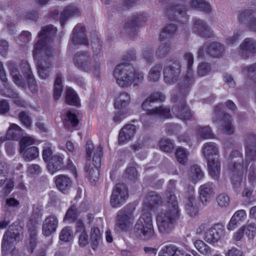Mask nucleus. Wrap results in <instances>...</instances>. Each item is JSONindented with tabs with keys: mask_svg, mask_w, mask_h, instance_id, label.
<instances>
[{
	"mask_svg": "<svg viewBox=\"0 0 256 256\" xmlns=\"http://www.w3.org/2000/svg\"><path fill=\"white\" fill-rule=\"evenodd\" d=\"M128 196V189L123 183H118L114 187L110 198V204L114 208L124 204Z\"/></svg>",
	"mask_w": 256,
	"mask_h": 256,
	"instance_id": "nucleus-8",
	"label": "nucleus"
},
{
	"mask_svg": "<svg viewBox=\"0 0 256 256\" xmlns=\"http://www.w3.org/2000/svg\"><path fill=\"white\" fill-rule=\"evenodd\" d=\"M202 154L206 160L216 157L219 158L218 148L214 142H208L204 144L203 146Z\"/></svg>",
	"mask_w": 256,
	"mask_h": 256,
	"instance_id": "nucleus-29",
	"label": "nucleus"
},
{
	"mask_svg": "<svg viewBox=\"0 0 256 256\" xmlns=\"http://www.w3.org/2000/svg\"><path fill=\"white\" fill-rule=\"evenodd\" d=\"M74 62L76 66L86 72L92 70L93 63L92 58L90 53L87 51L78 52L76 53Z\"/></svg>",
	"mask_w": 256,
	"mask_h": 256,
	"instance_id": "nucleus-13",
	"label": "nucleus"
},
{
	"mask_svg": "<svg viewBox=\"0 0 256 256\" xmlns=\"http://www.w3.org/2000/svg\"><path fill=\"white\" fill-rule=\"evenodd\" d=\"M162 198L159 194L155 192H148L144 202V212H148L152 210L154 206L161 204Z\"/></svg>",
	"mask_w": 256,
	"mask_h": 256,
	"instance_id": "nucleus-22",
	"label": "nucleus"
},
{
	"mask_svg": "<svg viewBox=\"0 0 256 256\" xmlns=\"http://www.w3.org/2000/svg\"><path fill=\"white\" fill-rule=\"evenodd\" d=\"M196 134L204 139H210L214 138V134L210 126H198L196 128Z\"/></svg>",
	"mask_w": 256,
	"mask_h": 256,
	"instance_id": "nucleus-43",
	"label": "nucleus"
},
{
	"mask_svg": "<svg viewBox=\"0 0 256 256\" xmlns=\"http://www.w3.org/2000/svg\"><path fill=\"white\" fill-rule=\"evenodd\" d=\"M211 70V65L208 62H201L198 66L197 75L199 76H204L208 74Z\"/></svg>",
	"mask_w": 256,
	"mask_h": 256,
	"instance_id": "nucleus-56",
	"label": "nucleus"
},
{
	"mask_svg": "<svg viewBox=\"0 0 256 256\" xmlns=\"http://www.w3.org/2000/svg\"><path fill=\"white\" fill-rule=\"evenodd\" d=\"M170 44L168 43H161L156 52V54L159 58L165 57L170 51Z\"/></svg>",
	"mask_w": 256,
	"mask_h": 256,
	"instance_id": "nucleus-54",
	"label": "nucleus"
},
{
	"mask_svg": "<svg viewBox=\"0 0 256 256\" xmlns=\"http://www.w3.org/2000/svg\"><path fill=\"white\" fill-rule=\"evenodd\" d=\"M172 100L173 102L176 103V106L172 108V112L177 118L186 120L192 117V114L186 104L184 98L172 96Z\"/></svg>",
	"mask_w": 256,
	"mask_h": 256,
	"instance_id": "nucleus-10",
	"label": "nucleus"
},
{
	"mask_svg": "<svg viewBox=\"0 0 256 256\" xmlns=\"http://www.w3.org/2000/svg\"><path fill=\"white\" fill-rule=\"evenodd\" d=\"M66 102L71 106H79L80 104V98L76 92L71 88L66 90Z\"/></svg>",
	"mask_w": 256,
	"mask_h": 256,
	"instance_id": "nucleus-36",
	"label": "nucleus"
},
{
	"mask_svg": "<svg viewBox=\"0 0 256 256\" xmlns=\"http://www.w3.org/2000/svg\"><path fill=\"white\" fill-rule=\"evenodd\" d=\"M174 146V142L170 139L162 138L159 142L160 150L166 152H172Z\"/></svg>",
	"mask_w": 256,
	"mask_h": 256,
	"instance_id": "nucleus-47",
	"label": "nucleus"
},
{
	"mask_svg": "<svg viewBox=\"0 0 256 256\" xmlns=\"http://www.w3.org/2000/svg\"><path fill=\"white\" fill-rule=\"evenodd\" d=\"M194 32L198 35L208 38L213 36V32L208 26L202 20L196 19L193 24Z\"/></svg>",
	"mask_w": 256,
	"mask_h": 256,
	"instance_id": "nucleus-21",
	"label": "nucleus"
},
{
	"mask_svg": "<svg viewBox=\"0 0 256 256\" xmlns=\"http://www.w3.org/2000/svg\"><path fill=\"white\" fill-rule=\"evenodd\" d=\"M101 241L100 230L96 227L92 228L90 232V242L92 248L94 250L97 249Z\"/></svg>",
	"mask_w": 256,
	"mask_h": 256,
	"instance_id": "nucleus-37",
	"label": "nucleus"
},
{
	"mask_svg": "<svg viewBox=\"0 0 256 256\" xmlns=\"http://www.w3.org/2000/svg\"><path fill=\"white\" fill-rule=\"evenodd\" d=\"M34 142V140L33 138L30 136L23 137L20 142V150L31 146Z\"/></svg>",
	"mask_w": 256,
	"mask_h": 256,
	"instance_id": "nucleus-63",
	"label": "nucleus"
},
{
	"mask_svg": "<svg viewBox=\"0 0 256 256\" xmlns=\"http://www.w3.org/2000/svg\"><path fill=\"white\" fill-rule=\"evenodd\" d=\"M46 164L48 170L52 174L64 167V158L58 154L54 155Z\"/></svg>",
	"mask_w": 256,
	"mask_h": 256,
	"instance_id": "nucleus-26",
	"label": "nucleus"
},
{
	"mask_svg": "<svg viewBox=\"0 0 256 256\" xmlns=\"http://www.w3.org/2000/svg\"><path fill=\"white\" fill-rule=\"evenodd\" d=\"M130 102V95L126 92H122L116 98L114 107L118 109L124 108L128 105Z\"/></svg>",
	"mask_w": 256,
	"mask_h": 256,
	"instance_id": "nucleus-34",
	"label": "nucleus"
},
{
	"mask_svg": "<svg viewBox=\"0 0 256 256\" xmlns=\"http://www.w3.org/2000/svg\"><path fill=\"white\" fill-rule=\"evenodd\" d=\"M124 176L126 178L134 181L138 177L137 170L134 167H130L126 170Z\"/></svg>",
	"mask_w": 256,
	"mask_h": 256,
	"instance_id": "nucleus-61",
	"label": "nucleus"
},
{
	"mask_svg": "<svg viewBox=\"0 0 256 256\" xmlns=\"http://www.w3.org/2000/svg\"><path fill=\"white\" fill-rule=\"evenodd\" d=\"M58 225V220L56 216L51 214L48 216L43 222L42 234L46 236H50L56 232Z\"/></svg>",
	"mask_w": 256,
	"mask_h": 256,
	"instance_id": "nucleus-17",
	"label": "nucleus"
},
{
	"mask_svg": "<svg viewBox=\"0 0 256 256\" xmlns=\"http://www.w3.org/2000/svg\"><path fill=\"white\" fill-rule=\"evenodd\" d=\"M218 204L221 207H226L228 206L230 200L229 196L225 194H221L216 198Z\"/></svg>",
	"mask_w": 256,
	"mask_h": 256,
	"instance_id": "nucleus-64",
	"label": "nucleus"
},
{
	"mask_svg": "<svg viewBox=\"0 0 256 256\" xmlns=\"http://www.w3.org/2000/svg\"><path fill=\"white\" fill-rule=\"evenodd\" d=\"M185 198V208L188 214L191 216H195L198 212V208L193 188H191L188 190L186 194Z\"/></svg>",
	"mask_w": 256,
	"mask_h": 256,
	"instance_id": "nucleus-16",
	"label": "nucleus"
},
{
	"mask_svg": "<svg viewBox=\"0 0 256 256\" xmlns=\"http://www.w3.org/2000/svg\"><path fill=\"white\" fill-rule=\"evenodd\" d=\"M176 29L177 26L176 24H168L162 30L160 34V38L162 40L170 38L176 32Z\"/></svg>",
	"mask_w": 256,
	"mask_h": 256,
	"instance_id": "nucleus-48",
	"label": "nucleus"
},
{
	"mask_svg": "<svg viewBox=\"0 0 256 256\" xmlns=\"http://www.w3.org/2000/svg\"><path fill=\"white\" fill-rule=\"evenodd\" d=\"M190 174L192 180L194 182L200 180L204 176V174L202 170L200 167L197 164L193 165L191 166Z\"/></svg>",
	"mask_w": 256,
	"mask_h": 256,
	"instance_id": "nucleus-44",
	"label": "nucleus"
},
{
	"mask_svg": "<svg viewBox=\"0 0 256 256\" xmlns=\"http://www.w3.org/2000/svg\"><path fill=\"white\" fill-rule=\"evenodd\" d=\"M207 47V52L216 58H220L224 53V46L220 43L212 42L204 44V48Z\"/></svg>",
	"mask_w": 256,
	"mask_h": 256,
	"instance_id": "nucleus-28",
	"label": "nucleus"
},
{
	"mask_svg": "<svg viewBox=\"0 0 256 256\" xmlns=\"http://www.w3.org/2000/svg\"><path fill=\"white\" fill-rule=\"evenodd\" d=\"M244 226L246 234L249 239H252L256 235V224L254 223H250Z\"/></svg>",
	"mask_w": 256,
	"mask_h": 256,
	"instance_id": "nucleus-59",
	"label": "nucleus"
},
{
	"mask_svg": "<svg viewBox=\"0 0 256 256\" xmlns=\"http://www.w3.org/2000/svg\"><path fill=\"white\" fill-rule=\"evenodd\" d=\"M162 68L160 64H156L152 68L148 74V80L150 82H157L160 76Z\"/></svg>",
	"mask_w": 256,
	"mask_h": 256,
	"instance_id": "nucleus-49",
	"label": "nucleus"
},
{
	"mask_svg": "<svg viewBox=\"0 0 256 256\" xmlns=\"http://www.w3.org/2000/svg\"><path fill=\"white\" fill-rule=\"evenodd\" d=\"M22 228L20 226H11L4 234L2 244L3 254H14L15 253V244L22 238Z\"/></svg>",
	"mask_w": 256,
	"mask_h": 256,
	"instance_id": "nucleus-6",
	"label": "nucleus"
},
{
	"mask_svg": "<svg viewBox=\"0 0 256 256\" xmlns=\"http://www.w3.org/2000/svg\"><path fill=\"white\" fill-rule=\"evenodd\" d=\"M113 76L117 84L122 88H127L132 84L138 86L144 80V74L136 70L130 64L121 63L115 68Z\"/></svg>",
	"mask_w": 256,
	"mask_h": 256,
	"instance_id": "nucleus-4",
	"label": "nucleus"
},
{
	"mask_svg": "<svg viewBox=\"0 0 256 256\" xmlns=\"http://www.w3.org/2000/svg\"><path fill=\"white\" fill-rule=\"evenodd\" d=\"M146 16L144 14H140L138 16L132 17L125 24V30L128 34H134L139 28L141 22H144Z\"/></svg>",
	"mask_w": 256,
	"mask_h": 256,
	"instance_id": "nucleus-23",
	"label": "nucleus"
},
{
	"mask_svg": "<svg viewBox=\"0 0 256 256\" xmlns=\"http://www.w3.org/2000/svg\"><path fill=\"white\" fill-rule=\"evenodd\" d=\"M10 73L13 78L14 82L18 86H24V82L22 76L17 68L12 66L10 68Z\"/></svg>",
	"mask_w": 256,
	"mask_h": 256,
	"instance_id": "nucleus-51",
	"label": "nucleus"
},
{
	"mask_svg": "<svg viewBox=\"0 0 256 256\" xmlns=\"http://www.w3.org/2000/svg\"><path fill=\"white\" fill-rule=\"evenodd\" d=\"M21 68L26 77L30 90L32 92L38 91V88L36 82L32 73V70L28 62L26 60L22 61Z\"/></svg>",
	"mask_w": 256,
	"mask_h": 256,
	"instance_id": "nucleus-24",
	"label": "nucleus"
},
{
	"mask_svg": "<svg viewBox=\"0 0 256 256\" xmlns=\"http://www.w3.org/2000/svg\"><path fill=\"white\" fill-rule=\"evenodd\" d=\"M176 156L178 162L185 164L188 160V152L184 148H178L176 152Z\"/></svg>",
	"mask_w": 256,
	"mask_h": 256,
	"instance_id": "nucleus-53",
	"label": "nucleus"
},
{
	"mask_svg": "<svg viewBox=\"0 0 256 256\" xmlns=\"http://www.w3.org/2000/svg\"><path fill=\"white\" fill-rule=\"evenodd\" d=\"M80 210H78L76 206L72 204L67 210L64 220L72 223L76 220Z\"/></svg>",
	"mask_w": 256,
	"mask_h": 256,
	"instance_id": "nucleus-39",
	"label": "nucleus"
},
{
	"mask_svg": "<svg viewBox=\"0 0 256 256\" xmlns=\"http://www.w3.org/2000/svg\"><path fill=\"white\" fill-rule=\"evenodd\" d=\"M52 151L51 148V144H46L44 146L42 150V158L44 160L48 163L53 156Z\"/></svg>",
	"mask_w": 256,
	"mask_h": 256,
	"instance_id": "nucleus-60",
	"label": "nucleus"
},
{
	"mask_svg": "<svg viewBox=\"0 0 256 256\" xmlns=\"http://www.w3.org/2000/svg\"><path fill=\"white\" fill-rule=\"evenodd\" d=\"M176 247L173 244H168L163 246L158 252V256H174Z\"/></svg>",
	"mask_w": 256,
	"mask_h": 256,
	"instance_id": "nucleus-57",
	"label": "nucleus"
},
{
	"mask_svg": "<svg viewBox=\"0 0 256 256\" xmlns=\"http://www.w3.org/2000/svg\"><path fill=\"white\" fill-rule=\"evenodd\" d=\"M20 152L22 154L24 160L27 162L36 159L39 155L38 148L35 146H32L24 150H20Z\"/></svg>",
	"mask_w": 256,
	"mask_h": 256,
	"instance_id": "nucleus-35",
	"label": "nucleus"
},
{
	"mask_svg": "<svg viewBox=\"0 0 256 256\" xmlns=\"http://www.w3.org/2000/svg\"><path fill=\"white\" fill-rule=\"evenodd\" d=\"M37 234L35 230H33L30 234V238L26 242V246L27 250L32 254L37 245Z\"/></svg>",
	"mask_w": 256,
	"mask_h": 256,
	"instance_id": "nucleus-46",
	"label": "nucleus"
},
{
	"mask_svg": "<svg viewBox=\"0 0 256 256\" xmlns=\"http://www.w3.org/2000/svg\"><path fill=\"white\" fill-rule=\"evenodd\" d=\"M240 52L244 58H248L250 54L256 52V42L252 38H246L240 44Z\"/></svg>",
	"mask_w": 256,
	"mask_h": 256,
	"instance_id": "nucleus-27",
	"label": "nucleus"
},
{
	"mask_svg": "<svg viewBox=\"0 0 256 256\" xmlns=\"http://www.w3.org/2000/svg\"><path fill=\"white\" fill-rule=\"evenodd\" d=\"M62 91V76L61 74H58L54 82V100H56L59 99L61 96Z\"/></svg>",
	"mask_w": 256,
	"mask_h": 256,
	"instance_id": "nucleus-42",
	"label": "nucleus"
},
{
	"mask_svg": "<svg viewBox=\"0 0 256 256\" xmlns=\"http://www.w3.org/2000/svg\"><path fill=\"white\" fill-rule=\"evenodd\" d=\"M208 169L210 176L214 180H218L220 174V162L218 158L207 160Z\"/></svg>",
	"mask_w": 256,
	"mask_h": 256,
	"instance_id": "nucleus-25",
	"label": "nucleus"
},
{
	"mask_svg": "<svg viewBox=\"0 0 256 256\" xmlns=\"http://www.w3.org/2000/svg\"><path fill=\"white\" fill-rule=\"evenodd\" d=\"M2 94L14 99V102L18 106H24L26 104L25 101L19 96L18 94L10 88L6 89Z\"/></svg>",
	"mask_w": 256,
	"mask_h": 256,
	"instance_id": "nucleus-40",
	"label": "nucleus"
},
{
	"mask_svg": "<svg viewBox=\"0 0 256 256\" xmlns=\"http://www.w3.org/2000/svg\"><path fill=\"white\" fill-rule=\"evenodd\" d=\"M84 31V27L78 24L74 28L72 36V41L74 44L88 45V40L85 34Z\"/></svg>",
	"mask_w": 256,
	"mask_h": 256,
	"instance_id": "nucleus-20",
	"label": "nucleus"
},
{
	"mask_svg": "<svg viewBox=\"0 0 256 256\" xmlns=\"http://www.w3.org/2000/svg\"><path fill=\"white\" fill-rule=\"evenodd\" d=\"M55 182L58 189L64 193L66 192L72 186V181L70 178L64 175L58 176Z\"/></svg>",
	"mask_w": 256,
	"mask_h": 256,
	"instance_id": "nucleus-31",
	"label": "nucleus"
},
{
	"mask_svg": "<svg viewBox=\"0 0 256 256\" xmlns=\"http://www.w3.org/2000/svg\"><path fill=\"white\" fill-rule=\"evenodd\" d=\"M80 10L76 6H66L61 12L60 17V23L63 26L66 21L69 18L80 13Z\"/></svg>",
	"mask_w": 256,
	"mask_h": 256,
	"instance_id": "nucleus-30",
	"label": "nucleus"
},
{
	"mask_svg": "<svg viewBox=\"0 0 256 256\" xmlns=\"http://www.w3.org/2000/svg\"><path fill=\"white\" fill-rule=\"evenodd\" d=\"M7 175H5L0 173V187L2 186L4 184L5 186L3 190L6 194H8L12 190L14 186L13 180L7 178Z\"/></svg>",
	"mask_w": 256,
	"mask_h": 256,
	"instance_id": "nucleus-41",
	"label": "nucleus"
},
{
	"mask_svg": "<svg viewBox=\"0 0 256 256\" xmlns=\"http://www.w3.org/2000/svg\"><path fill=\"white\" fill-rule=\"evenodd\" d=\"M172 180H170L168 185L172 190H168L166 194V208L162 210L158 214L156 219L158 230L164 234L171 232L180 216L177 198L172 190L174 188L172 184Z\"/></svg>",
	"mask_w": 256,
	"mask_h": 256,
	"instance_id": "nucleus-3",
	"label": "nucleus"
},
{
	"mask_svg": "<svg viewBox=\"0 0 256 256\" xmlns=\"http://www.w3.org/2000/svg\"><path fill=\"white\" fill-rule=\"evenodd\" d=\"M208 223H203L200 226L199 232H204V238L210 244H214L220 240L225 235L224 226L221 224H216L210 228H208Z\"/></svg>",
	"mask_w": 256,
	"mask_h": 256,
	"instance_id": "nucleus-7",
	"label": "nucleus"
},
{
	"mask_svg": "<svg viewBox=\"0 0 256 256\" xmlns=\"http://www.w3.org/2000/svg\"><path fill=\"white\" fill-rule=\"evenodd\" d=\"M22 128L17 124H12L8 130L6 138L9 140H18L22 138Z\"/></svg>",
	"mask_w": 256,
	"mask_h": 256,
	"instance_id": "nucleus-32",
	"label": "nucleus"
},
{
	"mask_svg": "<svg viewBox=\"0 0 256 256\" xmlns=\"http://www.w3.org/2000/svg\"><path fill=\"white\" fill-rule=\"evenodd\" d=\"M181 72V66L178 60H172L164 70V80L168 84H173L178 80Z\"/></svg>",
	"mask_w": 256,
	"mask_h": 256,
	"instance_id": "nucleus-9",
	"label": "nucleus"
},
{
	"mask_svg": "<svg viewBox=\"0 0 256 256\" xmlns=\"http://www.w3.org/2000/svg\"><path fill=\"white\" fill-rule=\"evenodd\" d=\"M195 81L194 72H188L182 76L178 84V91L172 96H176L177 98H184L188 94L191 87Z\"/></svg>",
	"mask_w": 256,
	"mask_h": 256,
	"instance_id": "nucleus-11",
	"label": "nucleus"
},
{
	"mask_svg": "<svg viewBox=\"0 0 256 256\" xmlns=\"http://www.w3.org/2000/svg\"><path fill=\"white\" fill-rule=\"evenodd\" d=\"M56 28L52 25L43 27L38 34L39 40L34 44L33 56L36 62L40 77L44 80L49 76L52 64L50 57L54 55L56 52L51 46L52 36L56 32Z\"/></svg>",
	"mask_w": 256,
	"mask_h": 256,
	"instance_id": "nucleus-1",
	"label": "nucleus"
},
{
	"mask_svg": "<svg viewBox=\"0 0 256 256\" xmlns=\"http://www.w3.org/2000/svg\"><path fill=\"white\" fill-rule=\"evenodd\" d=\"M254 18L251 10H240L238 12V18L242 22L250 25V21Z\"/></svg>",
	"mask_w": 256,
	"mask_h": 256,
	"instance_id": "nucleus-45",
	"label": "nucleus"
},
{
	"mask_svg": "<svg viewBox=\"0 0 256 256\" xmlns=\"http://www.w3.org/2000/svg\"><path fill=\"white\" fill-rule=\"evenodd\" d=\"M73 236V231L71 227L66 226L60 231L59 235L60 240L64 242L71 240Z\"/></svg>",
	"mask_w": 256,
	"mask_h": 256,
	"instance_id": "nucleus-50",
	"label": "nucleus"
},
{
	"mask_svg": "<svg viewBox=\"0 0 256 256\" xmlns=\"http://www.w3.org/2000/svg\"><path fill=\"white\" fill-rule=\"evenodd\" d=\"M99 168H92L90 167V162H86L84 170L86 172H89L90 179L92 182H96L99 176Z\"/></svg>",
	"mask_w": 256,
	"mask_h": 256,
	"instance_id": "nucleus-52",
	"label": "nucleus"
},
{
	"mask_svg": "<svg viewBox=\"0 0 256 256\" xmlns=\"http://www.w3.org/2000/svg\"><path fill=\"white\" fill-rule=\"evenodd\" d=\"M191 4L195 8L204 12H208L210 10V5L204 0H192Z\"/></svg>",
	"mask_w": 256,
	"mask_h": 256,
	"instance_id": "nucleus-55",
	"label": "nucleus"
},
{
	"mask_svg": "<svg viewBox=\"0 0 256 256\" xmlns=\"http://www.w3.org/2000/svg\"><path fill=\"white\" fill-rule=\"evenodd\" d=\"M197 250L204 256H211L213 250L202 240H197L194 242Z\"/></svg>",
	"mask_w": 256,
	"mask_h": 256,
	"instance_id": "nucleus-38",
	"label": "nucleus"
},
{
	"mask_svg": "<svg viewBox=\"0 0 256 256\" xmlns=\"http://www.w3.org/2000/svg\"><path fill=\"white\" fill-rule=\"evenodd\" d=\"M214 195V184L212 182H207L202 184L199 188V196L201 202L206 205Z\"/></svg>",
	"mask_w": 256,
	"mask_h": 256,
	"instance_id": "nucleus-18",
	"label": "nucleus"
},
{
	"mask_svg": "<svg viewBox=\"0 0 256 256\" xmlns=\"http://www.w3.org/2000/svg\"><path fill=\"white\" fill-rule=\"evenodd\" d=\"M184 60L186 62L187 64L188 72H194L192 67L194 62V58L193 54L189 52H186L184 54Z\"/></svg>",
	"mask_w": 256,
	"mask_h": 256,
	"instance_id": "nucleus-62",
	"label": "nucleus"
},
{
	"mask_svg": "<svg viewBox=\"0 0 256 256\" xmlns=\"http://www.w3.org/2000/svg\"><path fill=\"white\" fill-rule=\"evenodd\" d=\"M182 9V6L179 5L172 6L166 11V14L170 19L180 20L179 19L180 16L186 14L185 10Z\"/></svg>",
	"mask_w": 256,
	"mask_h": 256,
	"instance_id": "nucleus-33",
	"label": "nucleus"
},
{
	"mask_svg": "<svg viewBox=\"0 0 256 256\" xmlns=\"http://www.w3.org/2000/svg\"><path fill=\"white\" fill-rule=\"evenodd\" d=\"M256 160V136L250 134L246 140V161ZM229 168L230 172V180L233 188L239 189L243 180L244 170L247 168L248 164L243 162L242 154L238 150L232 151L229 157Z\"/></svg>",
	"mask_w": 256,
	"mask_h": 256,
	"instance_id": "nucleus-2",
	"label": "nucleus"
},
{
	"mask_svg": "<svg viewBox=\"0 0 256 256\" xmlns=\"http://www.w3.org/2000/svg\"><path fill=\"white\" fill-rule=\"evenodd\" d=\"M134 220L132 211L124 208L118 213L116 225L120 230H126L132 224Z\"/></svg>",
	"mask_w": 256,
	"mask_h": 256,
	"instance_id": "nucleus-15",
	"label": "nucleus"
},
{
	"mask_svg": "<svg viewBox=\"0 0 256 256\" xmlns=\"http://www.w3.org/2000/svg\"><path fill=\"white\" fill-rule=\"evenodd\" d=\"M136 132V126L132 124H128L120 130L118 143L122 144L130 140Z\"/></svg>",
	"mask_w": 256,
	"mask_h": 256,
	"instance_id": "nucleus-19",
	"label": "nucleus"
},
{
	"mask_svg": "<svg viewBox=\"0 0 256 256\" xmlns=\"http://www.w3.org/2000/svg\"><path fill=\"white\" fill-rule=\"evenodd\" d=\"M222 104H218L214 106V115L212 118V122L214 123H217L219 121V118L223 114V124H222V130L223 132L228 134H230L234 133V127L233 125L232 124V117L231 116L227 114H223V112H222Z\"/></svg>",
	"mask_w": 256,
	"mask_h": 256,
	"instance_id": "nucleus-12",
	"label": "nucleus"
},
{
	"mask_svg": "<svg viewBox=\"0 0 256 256\" xmlns=\"http://www.w3.org/2000/svg\"><path fill=\"white\" fill-rule=\"evenodd\" d=\"M152 103H154V102L148 96L144 100L142 104V108L146 111L147 115H156L165 118L170 117V109L169 108L160 106L150 109L149 108L151 106Z\"/></svg>",
	"mask_w": 256,
	"mask_h": 256,
	"instance_id": "nucleus-14",
	"label": "nucleus"
},
{
	"mask_svg": "<svg viewBox=\"0 0 256 256\" xmlns=\"http://www.w3.org/2000/svg\"><path fill=\"white\" fill-rule=\"evenodd\" d=\"M134 236L144 240H148L155 236L152 214L144 212L138 219L134 230Z\"/></svg>",
	"mask_w": 256,
	"mask_h": 256,
	"instance_id": "nucleus-5",
	"label": "nucleus"
},
{
	"mask_svg": "<svg viewBox=\"0 0 256 256\" xmlns=\"http://www.w3.org/2000/svg\"><path fill=\"white\" fill-rule=\"evenodd\" d=\"M102 155V147L98 146L94 151L93 165L95 168H100L101 165V156Z\"/></svg>",
	"mask_w": 256,
	"mask_h": 256,
	"instance_id": "nucleus-58",
	"label": "nucleus"
}]
</instances>
